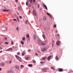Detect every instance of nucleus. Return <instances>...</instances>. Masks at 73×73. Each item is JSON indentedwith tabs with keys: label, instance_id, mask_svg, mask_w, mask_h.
Here are the masks:
<instances>
[{
	"label": "nucleus",
	"instance_id": "36",
	"mask_svg": "<svg viewBox=\"0 0 73 73\" xmlns=\"http://www.w3.org/2000/svg\"><path fill=\"white\" fill-rule=\"evenodd\" d=\"M46 17H44V18H43V19L44 20H46Z\"/></svg>",
	"mask_w": 73,
	"mask_h": 73
},
{
	"label": "nucleus",
	"instance_id": "50",
	"mask_svg": "<svg viewBox=\"0 0 73 73\" xmlns=\"http://www.w3.org/2000/svg\"><path fill=\"white\" fill-rule=\"evenodd\" d=\"M33 1L34 2V3H35V2H36V1H35V0H33Z\"/></svg>",
	"mask_w": 73,
	"mask_h": 73
},
{
	"label": "nucleus",
	"instance_id": "2",
	"mask_svg": "<svg viewBox=\"0 0 73 73\" xmlns=\"http://www.w3.org/2000/svg\"><path fill=\"white\" fill-rule=\"evenodd\" d=\"M60 44H61V42H60L59 40L56 42V44L57 45H58V46L60 45Z\"/></svg>",
	"mask_w": 73,
	"mask_h": 73
},
{
	"label": "nucleus",
	"instance_id": "15",
	"mask_svg": "<svg viewBox=\"0 0 73 73\" xmlns=\"http://www.w3.org/2000/svg\"><path fill=\"white\" fill-rule=\"evenodd\" d=\"M33 13L34 14V15H36V11H33Z\"/></svg>",
	"mask_w": 73,
	"mask_h": 73
},
{
	"label": "nucleus",
	"instance_id": "17",
	"mask_svg": "<svg viewBox=\"0 0 73 73\" xmlns=\"http://www.w3.org/2000/svg\"><path fill=\"white\" fill-rule=\"evenodd\" d=\"M26 36H27V38H29V35L28 34H27V35Z\"/></svg>",
	"mask_w": 73,
	"mask_h": 73
},
{
	"label": "nucleus",
	"instance_id": "31",
	"mask_svg": "<svg viewBox=\"0 0 73 73\" xmlns=\"http://www.w3.org/2000/svg\"><path fill=\"white\" fill-rule=\"evenodd\" d=\"M11 41V45H13V42L12 41V40Z\"/></svg>",
	"mask_w": 73,
	"mask_h": 73
},
{
	"label": "nucleus",
	"instance_id": "4",
	"mask_svg": "<svg viewBox=\"0 0 73 73\" xmlns=\"http://www.w3.org/2000/svg\"><path fill=\"white\" fill-rule=\"evenodd\" d=\"M36 38V35H34L33 36V39L34 40H35Z\"/></svg>",
	"mask_w": 73,
	"mask_h": 73
},
{
	"label": "nucleus",
	"instance_id": "44",
	"mask_svg": "<svg viewBox=\"0 0 73 73\" xmlns=\"http://www.w3.org/2000/svg\"><path fill=\"white\" fill-rule=\"evenodd\" d=\"M37 41H38V43H40V40H38Z\"/></svg>",
	"mask_w": 73,
	"mask_h": 73
},
{
	"label": "nucleus",
	"instance_id": "29",
	"mask_svg": "<svg viewBox=\"0 0 73 73\" xmlns=\"http://www.w3.org/2000/svg\"><path fill=\"white\" fill-rule=\"evenodd\" d=\"M33 63H34V64H35L36 63V61L35 60H33Z\"/></svg>",
	"mask_w": 73,
	"mask_h": 73
},
{
	"label": "nucleus",
	"instance_id": "42",
	"mask_svg": "<svg viewBox=\"0 0 73 73\" xmlns=\"http://www.w3.org/2000/svg\"><path fill=\"white\" fill-rule=\"evenodd\" d=\"M5 44H8V42H5Z\"/></svg>",
	"mask_w": 73,
	"mask_h": 73
},
{
	"label": "nucleus",
	"instance_id": "56",
	"mask_svg": "<svg viewBox=\"0 0 73 73\" xmlns=\"http://www.w3.org/2000/svg\"><path fill=\"white\" fill-rule=\"evenodd\" d=\"M3 51H1L0 52V53H2V52Z\"/></svg>",
	"mask_w": 73,
	"mask_h": 73
},
{
	"label": "nucleus",
	"instance_id": "11",
	"mask_svg": "<svg viewBox=\"0 0 73 73\" xmlns=\"http://www.w3.org/2000/svg\"><path fill=\"white\" fill-rule=\"evenodd\" d=\"M41 45H46V44L43 42H41Z\"/></svg>",
	"mask_w": 73,
	"mask_h": 73
},
{
	"label": "nucleus",
	"instance_id": "53",
	"mask_svg": "<svg viewBox=\"0 0 73 73\" xmlns=\"http://www.w3.org/2000/svg\"><path fill=\"white\" fill-rule=\"evenodd\" d=\"M57 36H60V35L58 34H57Z\"/></svg>",
	"mask_w": 73,
	"mask_h": 73
},
{
	"label": "nucleus",
	"instance_id": "28",
	"mask_svg": "<svg viewBox=\"0 0 73 73\" xmlns=\"http://www.w3.org/2000/svg\"><path fill=\"white\" fill-rule=\"evenodd\" d=\"M25 23L26 24H28V21H27V20H26L25 21Z\"/></svg>",
	"mask_w": 73,
	"mask_h": 73
},
{
	"label": "nucleus",
	"instance_id": "32",
	"mask_svg": "<svg viewBox=\"0 0 73 73\" xmlns=\"http://www.w3.org/2000/svg\"><path fill=\"white\" fill-rule=\"evenodd\" d=\"M22 56H24V52H23L22 54Z\"/></svg>",
	"mask_w": 73,
	"mask_h": 73
},
{
	"label": "nucleus",
	"instance_id": "33",
	"mask_svg": "<svg viewBox=\"0 0 73 73\" xmlns=\"http://www.w3.org/2000/svg\"><path fill=\"white\" fill-rule=\"evenodd\" d=\"M40 62L41 64H44V63H45V62H42V61H41Z\"/></svg>",
	"mask_w": 73,
	"mask_h": 73
},
{
	"label": "nucleus",
	"instance_id": "62",
	"mask_svg": "<svg viewBox=\"0 0 73 73\" xmlns=\"http://www.w3.org/2000/svg\"><path fill=\"white\" fill-rule=\"evenodd\" d=\"M47 69H49V68H48Z\"/></svg>",
	"mask_w": 73,
	"mask_h": 73
},
{
	"label": "nucleus",
	"instance_id": "39",
	"mask_svg": "<svg viewBox=\"0 0 73 73\" xmlns=\"http://www.w3.org/2000/svg\"><path fill=\"white\" fill-rule=\"evenodd\" d=\"M4 39L5 40H7V37H4Z\"/></svg>",
	"mask_w": 73,
	"mask_h": 73
},
{
	"label": "nucleus",
	"instance_id": "60",
	"mask_svg": "<svg viewBox=\"0 0 73 73\" xmlns=\"http://www.w3.org/2000/svg\"><path fill=\"white\" fill-rule=\"evenodd\" d=\"M52 42H54V41H52Z\"/></svg>",
	"mask_w": 73,
	"mask_h": 73
},
{
	"label": "nucleus",
	"instance_id": "41",
	"mask_svg": "<svg viewBox=\"0 0 73 73\" xmlns=\"http://www.w3.org/2000/svg\"><path fill=\"white\" fill-rule=\"evenodd\" d=\"M26 5H27V6H28V2H26Z\"/></svg>",
	"mask_w": 73,
	"mask_h": 73
},
{
	"label": "nucleus",
	"instance_id": "22",
	"mask_svg": "<svg viewBox=\"0 0 73 73\" xmlns=\"http://www.w3.org/2000/svg\"><path fill=\"white\" fill-rule=\"evenodd\" d=\"M46 58V57H45L43 58L42 59V60H45Z\"/></svg>",
	"mask_w": 73,
	"mask_h": 73
},
{
	"label": "nucleus",
	"instance_id": "52",
	"mask_svg": "<svg viewBox=\"0 0 73 73\" xmlns=\"http://www.w3.org/2000/svg\"><path fill=\"white\" fill-rule=\"evenodd\" d=\"M35 54V55H36V56H37V55H38V54H37V53H36Z\"/></svg>",
	"mask_w": 73,
	"mask_h": 73
},
{
	"label": "nucleus",
	"instance_id": "8",
	"mask_svg": "<svg viewBox=\"0 0 73 73\" xmlns=\"http://www.w3.org/2000/svg\"><path fill=\"white\" fill-rule=\"evenodd\" d=\"M12 50V48H10L7 50L6 51H10V50Z\"/></svg>",
	"mask_w": 73,
	"mask_h": 73
},
{
	"label": "nucleus",
	"instance_id": "47",
	"mask_svg": "<svg viewBox=\"0 0 73 73\" xmlns=\"http://www.w3.org/2000/svg\"><path fill=\"white\" fill-rule=\"evenodd\" d=\"M17 19L18 20V21H19V18H18V17H17Z\"/></svg>",
	"mask_w": 73,
	"mask_h": 73
},
{
	"label": "nucleus",
	"instance_id": "3",
	"mask_svg": "<svg viewBox=\"0 0 73 73\" xmlns=\"http://www.w3.org/2000/svg\"><path fill=\"white\" fill-rule=\"evenodd\" d=\"M55 59L57 61H58L59 60V58H58V56H56L55 58Z\"/></svg>",
	"mask_w": 73,
	"mask_h": 73
},
{
	"label": "nucleus",
	"instance_id": "51",
	"mask_svg": "<svg viewBox=\"0 0 73 73\" xmlns=\"http://www.w3.org/2000/svg\"><path fill=\"white\" fill-rule=\"evenodd\" d=\"M19 18H20V19H22V17L21 16H20L19 17Z\"/></svg>",
	"mask_w": 73,
	"mask_h": 73
},
{
	"label": "nucleus",
	"instance_id": "20",
	"mask_svg": "<svg viewBox=\"0 0 73 73\" xmlns=\"http://www.w3.org/2000/svg\"><path fill=\"white\" fill-rule=\"evenodd\" d=\"M23 65H21L20 66V67H21V69L22 68H23Z\"/></svg>",
	"mask_w": 73,
	"mask_h": 73
},
{
	"label": "nucleus",
	"instance_id": "16",
	"mask_svg": "<svg viewBox=\"0 0 73 73\" xmlns=\"http://www.w3.org/2000/svg\"><path fill=\"white\" fill-rule=\"evenodd\" d=\"M44 8H46V10H48V8H47V7H46V5H44Z\"/></svg>",
	"mask_w": 73,
	"mask_h": 73
},
{
	"label": "nucleus",
	"instance_id": "63",
	"mask_svg": "<svg viewBox=\"0 0 73 73\" xmlns=\"http://www.w3.org/2000/svg\"><path fill=\"white\" fill-rule=\"evenodd\" d=\"M4 0V1H5V0Z\"/></svg>",
	"mask_w": 73,
	"mask_h": 73
},
{
	"label": "nucleus",
	"instance_id": "6",
	"mask_svg": "<svg viewBox=\"0 0 73 73\" xmlns=\"http://www.w3.org/2000/svg\"><path fill=\"white\" fill-rule=\"evenodd\" d=\"M58 71L59 72H62L63 70L62 68H60L58 69Z\"/></svg>",
	"mask_w": 73,
	"mask_h": 73
},
{
	"label": "nucleus",
	"instance_id": "48",
	"mask_svg": "<svg viewBox=\"0 0 73 73\" xmlns=\"http://www.w3.org/2000/svg\"><path fill=\"white\" fill-rule=\"evenodd\" d=\"M18 10H20V7H18Z\"/></svg>",
	"mask_w": 73,
	"mask_h": 73
},
{
	"label": "nucleus",
	"instance_id": "13",
	"mask_svg": "<svg viewBox=\"0 0 73 73\" xmlns=\"http://www.w3.org/2000/svg\"><path fill=\"white\" fill-rule=\"evenodd\" d=\"M25 37H24L22 38V40L23 41H25Z\"/></svg>",
	"mask_w": 73,
	"mask_h": 73
},
{
	"label": "nucleus",
	"instance_id": "27",
	"mask_svg": "<svg viewBox=\"0 0 73 73\" xmlns=\"http://www.w3.org/2000/svg\"><path fill=\"white\" fill-rule=\"evenodd\" d=\"M30 3L31 4H32V0H29Z\"/></svg>",
	"mask_w": 73,
	"mask_h": 73
},
{
	"label": "nucleus",
	"instance_id": "21",
	"mask_svg": "<svg viewBox=\"0 0 73 73\" xmlns=\"http://www.w3.org/2000/svg\"><path fill=\"white\" fill-rule=\"evenodd\" d=\"M25 58L26 60H28L29 58V57H25Z\"/></svg>",
	"mask_w": 73,
	"mask_h": 73
},
{
	"label": "nucleus",
	"instance_id": "18",
	"mask_svg": "<svg viewBox=\"0 0 73 73\" xmlns=\"http://www.w3.org/2000/svg\"><path fill=\"white\" fill-rule=\"evenodd\" d=\"M28 66L30 67H32V64H29L28 65Z\"/></svg>",
	"mask_w": 73,
	"mask_h": 73
},
{
	"label": "nucleus",
	"instance_id": "12",
	"mask_svg": "<svg viewBox=\"0 0 73 73\" xmlns=\"http://www.w3.org/2000/svg\"><path fill=\"white\" fill-rule=\"evenodd\" d=\"M20 58H18V59L17 60H19V61H20V62H22V60H21V58L20 57Z\"/></svg>",
	"mask_w": 73,
	"mask_h": 73
},
{
	"label": "nucleus",
	"instance_id": "5",
	"mask_svg": "<svg viewBox=\"0 0 73 73\" xmlns=\"http://www.w3.org/2000/svg\"><path fill=\"white\" fill-rule=\"evenodd\" d=\"M51 57H52V56H49L48 58V60H50V58H51Z\"/></svg>",
	"mask_w": 73,
	"mask_h": 73
},
{
	"label": "nucleus",
	"instance_id": "7",
	"mask_svg": "<svg viewBox=\"0 0 73 73\" xmlns=\"http://www.w3.org/2000/svg\"><path fill=\"white\" fill-rule=\"evenodd\" d=\"M15 57H16V58L17 59V60H18V59H19V58H20V57H19V56L16 55H15Z\"/></svg>",
	"mask_w": 73,
	"mask_h": 73
},
{
	"label": "nucleus",
	"instance_id": "57",
	"mask_svg": "<svg viewBox=\"0 0 73 73\" xmlns=\"http://www.w3.org/2000/svg\"><path fill=\"white\" fill-rule=\"evenodd\" d=\"M17 14L18 15H19V13H17Z\"/></svg>",
	"mask_w": 73,
	"mask_h": 73
},
{
	"label": "nucleus",
	"instance_id": "1",
	"mask_svg": "<svg viewBox=\"0 0 73 73\" xmlns=\"http://www.w3.org/2000/svg\"><path fill=\"white\" fill-rule=\"evenodd\" d=\"M47 50V48H44L41 49V51L42 52H45V51H46Z\"/></svg>",
	"mask_w": 73,
	"mask_h": 73
},
{
	"label": "nucleus",
	"instance_id": "59",
	"mask_svg": "<svg viewBox=\"0 0 73 73\" xmlns=\"http://www.w3.org/2000/svg\"><path fill=\"white\" fill-rule=\"evenodd\" d=\"M0 49H2V48L0 47Z\"/></svg>",
	"mask_w": 73,
	"mask_h": 73
},
{
	"label": "nucleus",
	"instance_id": "45",
	"mask_svg": "<svg viewBox=\"0 0 73 73\" xmlns=\"http://www.w3.org/2000/svg\"><path fill=\"white\" fill-rule=\"evenodd\" d=\"M37 6L38 8H39V7H40V5H38Z\"/></svg>",
	"mask_w": 73,
	"mask_h": 73
},
{
	"label": "nucleus",
	"instance_id": "43",
	"mask_svg": "<svg viewBox=\"0 0 73 73\" xmlns=\"http://www.w3.org/2000/svg\"><path fill=\"white\" fill-rule=\"evenodd\" d=\"M9 64H11L12 63V61H10L9 62Z\"/></svg>",
	"mask_w": 73,
	"mask_h": 73
},
{
	"label": "nucleus",
	"instance_id": "30",
	"mask_svg": "<svg viewBox=\"0 0 73 73\" xmlns=\"http://www.w3.org/2000/svg\"><path fill=\"white\" fill-rule=\"evenodd\" d=\"M53 27V28H56V25H54Z\"/></svg>",
	"mask_w": 73,
	"mask_h": 73
},
{
	"label": "nucleus",
	"instance_id": "10",
	"mask_svg": "<svg viewBox=\"0 0 73 73\" xmlns=\"http://www.w3.org/2000/svg\"><path fill=\"white\" fill-rule=\"evenodd\" d=\"M42 70L43 72H46V70L45 69H42Z\"/></svg>",
	"mask_w": 73,
	"mask_h": 73
},
{
	"label": "nucleus",
	"instance_id": "26",
	"mask_svg": "<svg viewBox=\"0 0 73 73\" xmlns=\"http://www.w3.org/2000/svg\"><path fill=\"white\" fill-rule=\"evenodd\" d=\"M42 36H43V37L44 38V39H45L46 38H45V35H43Z\"/></svg>",
	"mask_w": 73,
	"mask_h": 73
},
{
	"label": "nucleus",
	"instance_id": "14",
	"mask_svg": "<svg viewBox=\"0 0 73 73\" xmlns=\"http://www.w3.org/2000/svg\"><path fill=\"white\" fill-rule=\"evenodd\" d=\"M9 11V9H3V11H4L5 12H8Z\"/></svg>",
	"mask_w": 73,
	"mask_h": 73
},
{
	"label": "nucleus",
	"instance_id": "58",
	"mask_svg": "<svg viewBox=\"0 0 73 73\" xmlns=\"http://www.w3.org/2000/svg\"><path fill=\"white\" fill-rule=\"evenodd\" d=\"M1 69H1V68H0V70H1Z\"/></svg>",
	"mask_w": 73,
	"mask_h": 73
},
{
	"label": "nucleus",
	"instance_id": "37",
	"mask_svg": "<svg viewBox=\"0 0 73 73\" xmlns=\"http://www.w3.org/2000/svg\"><path fill=\"white\" fill-rule=\"evenodd\" d=\"M46 13L47 15H48V16H50V14H49V13Z\"/></svg>",
	"mask_w": 73,
	"mask_h": 73
},
{
	"label": "nucleus",
	"instance_id": "23",
	"mask_svg": "<svg viewBox=\"0 0 73 73\" xmlns=\"http://www.w3.org/2000/svg\"><path fill=\"white\" fill-rule=\"evenodd\" d=\"M10 72L11 73H14V71L12 70L10 71Z\"/></svg>",
	"mask_w": 73,
	"mask_h": 73
},
{
	"label": "nucleus",
	"instance_id": "24",
	"mask_svg": "<svg viewBox=\"0 0 73 73\" xmlns=\"http://www.w3.org/2000/svg\"><path fill=\"white\" fill-rule=\"evenodd\" d=\"M21 42L22 44V45H24V42L23 41H21Z\"/></svg>",
	"mask_w": 73,
	"mask_h": 73
},
{
	"label": "nucleus",
	"instance_id": "54",
	"mask_svg": "<svg viewBox=\"0 0 73 73\" xmlns=\"http://www.w3.org/2000/svg\"><path fill=\"white\" fill-rule=\"evenodd\" d=\"M16 2H17L18 1L17 0H15Z\"/></svg>",
	"mask_w": 73,
	"mask_h": 73
},
{
	"label": "nucleus",
	"instance_id": "49",
	"mask_svg": "<svg viewBox=\"0 0 73 73\" xmlns=\"http://www.w3.org/2000/svg\"><path fill=\"white\" fill-rule=\"evenodd\" d=\"M70 72H73V71L72 70H71L70 71Z\"/></svg>",
	"mask_w": 73,
	"mask_h": 73
},
{
	"label": "nucleus",
	"instance_id": "40",
	"mask_svg": "<svg viewBox=\"0 0 73 73\" xmlns=\"http://www.w3.org/2000/svg\"><path fill=\"white\" fill-rule=\"evenodd\" d=\"M28 5L29 6V7H31V4H28Z\"/></svg>",
	"mask_w": 73,
	"mask_h": 73
},
{
	"label": "nucleus",
	"instance_id": "34",
	"mask_svg": "<svg viewBox=\"0 0 73 73\" xmlns=\"http://www.w3.org/2000/svg\"><path fill=\"white\" fill-rule=\"evenodd\" d=\"M16 30L17 31H19V27H17L16 28Z\"/></svg>",
	"mask_w": 73,
	"mask_h": 73
},
{
	"label": "nucleus",
	"instance_id": "9",
	"mask_svg": "<svg viewBox=\"0 0 73 73\" xmlns=\"http://www.w3.org/2000/svg\"><path fill=\"white\" fill-rule=\"evenodd\" d=\"M4 65H5V64L3 63H1L0 64L1 66H4Z\"/></svg>",
	"mask_w": 73,
	"mask_h": 73
},
{
	"label": "nucleus",
	"instance_id": "55",
	"mask_svg": "<svg viewBox=\"0 0 73 73\" xmlns=\"http://www.w3.org/2000/svg\"><path fill=\"white\" fill-rule=\"evenodd\" d=\"M30 51H31V50H28V52H30Z\"/></svg>",
	"mask_w": 73,
	"mask_h": 73
},
{
	"label": "nucleus",
	"instance_id": "46",
	"mask_svg": "<svg viewBox=\"0 0 73 73\" xmlns=\"http://www.w3.org/2000/svg\"><path fill=\"white\" fill-rule=\"evenodd\" d=\"M54 46V44L52 43V48Z\"/></svg>",
	"mask_w": 73,
	"mask_h": 73
},
{
	"label": "nucleus",
	"instance_id": "25",
	"mask_svg": "<svg viewBox=\"0 0 73 73\" xmlns=\"http://www.w3.org/2000/svg\"><path fill=\"white\" fill-rule=\"evenodd\" d=\"M51 68L53 70H55V69L54 68H53V67H51Z\"/></svg>",
	"mask_w": 73,
	"mask_h": 73
},
{
	"label": "nucleus",
	"instance_id": "19",
	"mask_svg": "<svg viewBox=\"0 0 73 73\" xmlns=\"http://www.w3.org/2000/svg\"><path fill=\"white\" fill-rule=\"evenodd\" d=\"M15 67L16 68H17V69H19V67L17 66H15Z\"/></svg>",
	"mask_w": 73,
	"mask_h": 73
},
{
	"label": "nucleus",
	"instance_id": "61",
	"mask_svg": "<svg viewBox=\"0 0 73 73\" xmlns=\"http://www.w3.org/2000/svg\"><path fill=\"white\" fill-rule=\"evenodd\" d=\"M56 33H57V31H56Z\"/></svg>",
	"mask_w": 73,
	"mask_h": 73
},
{
	"label": "nucleus",
	"instance_id": "35",
	"mask_svg": "<svg viewBox=\"0 0 73 73\" xmlns=\"http://www.w3.org/2000/svg\"><path fill=\"white\" fill-rule=\"evenodd\" d=\"M17 54L18 55H20V52H18L17 53Z\"/></svg>",
	"mask_w": 73,
	"mask_h": 73
},
{
	"label": "nucleus",
	"instance_id": "38",
	"mask_svg": "<svg viewBox=\"0 0 73 73\" xmlns=\"http://www.w3.org/2000/svg\"><path fill=\"white\" fill-rule=\"evenodd\" d=\"M13 21H17V20H16V19H13Z\"/></svg>",
	"mask_w": 73,
	"mask_h": 73
}]
</instances>
